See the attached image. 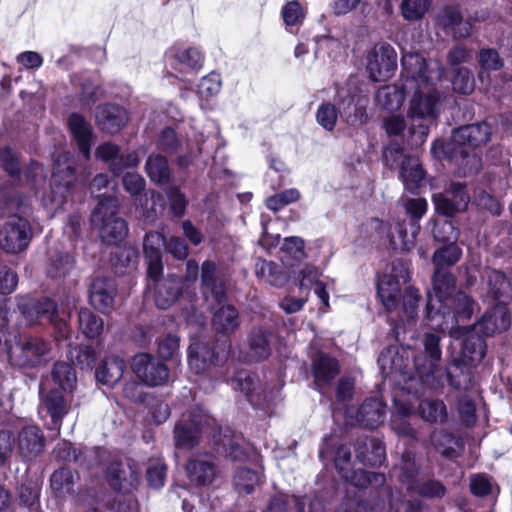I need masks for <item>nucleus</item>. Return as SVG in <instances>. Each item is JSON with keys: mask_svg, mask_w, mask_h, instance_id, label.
Returning a JSON list of instances; mask_svg holds the SVG:
<instances>
[{"mask_svg": "<svg viewBox=\"0 0 512 512\" xmlns=\"http://www.w3.org/2000/svg\"><path fill=\"white\" fill-rule=\"evenodd\" d=\"M283 21L287 27H296L303 23L305 18V9L296 1L288 2L281 11Z\"/></svg>", "mask_w": 512, "mask_h": 512, "instance_id": "nucleus-59", "label": "nucleus"}, {"mask_svg": "<svg viewBox=\"0 0 512 512\" xmlns=\"http://www.w3.org/2000/svg\"><path fill=\"white\" fill-rule=\"evenodd\" d=\"M431 6V0H402L401 15L407 21H417L424 17Z\"/></svg>", "mask_w": 512, "mask_h": 512, "instance_id": "nucleus-56", "label": "nucleus"}, {"mask_svg": "<svg viewBox=\"0 0 512 512\" xmlns=\"http://www.w3.org/2000/svg\"><path fill=\"white\" fill-rule=\"evenodd\" d=\"M418 414L429 423H444L448 418L447 406L441 399L425 398L420 401Z\"/></svg>", "mask_w": 512, "mask_h": 512, "instance_id": "nucleus-40", "label": "nucleus"}, {"mask_svg": "<svg viewBox=\"0 0 512 512\" xmlns=\"http://www.w3.org/2000/svg\"><path fill=\"white\" fill-rule=\"evenodd\" d=\"M52 377L54 382L64 391H72L77 383L74 369L65 362H57L54 364Z\"/></svg>", "mask_w": 512, "mask_h": 512, "instance_id": "nucleus-52", "label": "nucleus"}, {"mask_svg": "<svg viewBox=\"0 0 512 512\" xmlns=\"http://www.w3.org/2000/svg\"><path fill=\"white\" fill-rule=\"evenodd\" d=\"M410 279L409 269L403 262H394L378 279L377 293L388 312H396L403 324L411 323L417 315L420 299L419 293L412 287H407L402 293V287Z\"/></svg>", "mask_w": 512, "mask_h": 512, "instance_id": "nucleus-2", "label": "nucleus"}, {"mask_svg": "<svg viewBox=\"0 0 512 512\" xmlns=\"http://www.w3.org/2000/svg\"><path fill=\"white\" fill-rule=\"evenodd\" d=\"M383 158L390 168L400 164L399 177L407 190L414 191L424 179V171L419 159L414 156H405L400 147H387L383 152Z\"/></svg>", "mask_w": 512, "mask_h": 512, "instance_id": "nucleus-10", "label": "nucleus"}, {"mask_svg": "<svg viewBox=\"0 0 512 512\" xmlns=\"http://www.w3.org/2000/svg\"><path fill=\"white\" fill-rule=\"evenodd\" d=\"M462 255L460 247L456 243H450L439 249L433 254V264L435 269H446V267L456 264Z\"/></svg>", "mask_w": 512, "mask_h": 512, "instance_id": "nucleus-51", "label": "nucleus"}, {"mask_svg": "<svg viewBox=\"0 0 512 512\" xmlns=\"http://www.w3.org/2000/svg\"><path fill=\"white\" fill-rule=\"evenodd\" d=\"M215 272V263L205 261L202 264V292L205 300L211 302V306L213 303L220 304L225 296L224 284L216 278Z\"/></svg>", "mask_w": 512, "mask_h": 512, "instance_id": "nucleus-29", "label": "nucleus"}, {"mask_svg": "<svg viewBox=\"0 0 512 512\" xmlns=\"http://www.w3.org/2000/svg\"><path fill=\"white\" fill-rule=\"evenodd\" d=\"M212 325L218 333H233L239 327L238 311L230 305L222 306L214 313Z\"/></svg>", "mask_w": 512, "mask_h": 512, "instance_id": "nucleus-42", "label": "nucleus"}, {"mask_svg": "<svg viewBox=\"0 0 512 512\" xmlns=\"http://www.w3.org/2000/svg\"><path fill=\"white\" fill-rule=\"evenodd\" d=\"M18 309L28 324L40 323L46 320L52 323L64 339L70 337V331L66 322L59 318L55 303L49 299L35 300L28 297L20 298Z\"/></svg>", "mask_w": 512, "mask_h": 512, "instance_id": "nucleus-9", "label": "nucleus"}, {"mask_svg": "<svg viewBox=\"0 0 512 512\" xmlns=\"http://www.w3.org/2000/svg\"><path fill=\"white\" fill-rule=\"evenodd\" d=\"M476 307L475 301L467 295L465 292H457L448 302V305H444L441 309V316L438 317L440 321H443L442 316L445 315L449 321L450 328L441 330L442 332H448L452 337H458L461 331L465 327L455 326L460 320H467L471 317Z\"/></svg>", "mask_w": 512, "mask_h": 512, "instance_id": "nucleus-14", "label": "nucleus"}, {"mask_svg": "<svg viewBox=\"0 0 512 512\" xmlns=\"http://www.w3.org/2000/svg\"><path fill=\"white\" fill-rule=\"evenodd\" d=\"M75 474L69 468L55 471L50 478V486L58 496H64L72 491Z\"/></svg>", "mask_w": 512, "mask_h": 512, "instance_id": "nucleus-53", "label": "nucleus"}, {"mask_svg": "<svg viewBox=\"0 0 512 512\" xmlns=\"http://www.w3.org/2000/svg\"><path fill=\"white\" fill-rule=\"evenodd\" d=\"M74 257L67 252L55 251L48 260L47 275L51 278L66 276L74 268Z\"/></svg>", "mask_w": 512, "mask_h": 512, "instance_id": "nucleus-45", "label": "nucleus"}, {"mask_svg": "<svg viewBox=\"0 0 512 512\" xmlns=\"http://www.w3.org/2000/svg\"><path fill=\"white\" fill-rule=\"evenodd\" d=\"M479 65V78L482 80L484 72L499 70L503 66V61L495 49L484 48L479 52Z\"/></svg>", "mask_w": 512, "mask_h": 512, "instance_id": "nucleus-58", "label": "nucleus"}, {"mask_svg": "<svg viewBox=\"0 0 512 512\" xmlns=\"http://www.w3.org/2000/svg\"><path fill=\"white\" fill-rule=\"evenodd\" d=\"M412 413L410 406L402 403H396V414L392 419V428L399 435L414 438L415 429L406 421V417Z\"/></svg>", "mask_w": 512, "mask_h": 512, "instance_id": "nucleus-54", "label": "nucleus"}, {"mask_svg": "<svg viewBox=\"0 0 512 512\" xmlns=\"http://www.w3.org/2000/svg\"><path fill=\"white\" fill-rule=\"evenodd\" d=\"M69 356L82 369L91 368L96 360V354L90 346H75L70 349Z\"/></svg>", "mask_w": 512, "mask_h": 512, "instance_id": "nucleus-62", "label": "nucleus"}, {"mask_svg": "<svg viewBox=\"0 0 512 512\" xmlns=\"http://www.w3.org/2000/svg\"><path fill=\"white\" fill-rule=\"evenodd\" d=\"M339 115L337 101L335 103L324 102L319 105L316 112L317 122L327 131H332Z\"/></svg>", "mask_w": 512, "mask_h": 512, "instance_id": "nucleus-57", "label": "nucleus"}, {"mask_svg": "<svg viewBox=\"0 0 512 512\" xmlns=\"http://www.w3.org/2000/svg\"><path fill=\"white\" fill-rule=\"evenodd\" d=\"M356 456L365 465L379 466L385 460V447L377 439L366 438L358 443Z\"/></svg>", "mask_w": 512, "mask_h": 512, "instance_id": "nucleus-34", "label": "nucleus"}, {"mask_svg": "<svg viewBox=\"0 0 512 512\" xmlns=\"http://www.w3.org/2000/svg\"><path fill=\"white\" fill-rule=\"evenodd\" d=\"M116 294L117 286L113 279L97 277L90 285V303L101 312H107L113 308Z\"/></svg>", "mask_w": 512, "mask_h": 512, "instance_id": "nucleus-23", "label": "nucleus"}, {"mask_svg": "<svg viewBox=\"0 0 512 512\" xmlns=\"http://www.w3.org/2000/svg\"><path fill=\"white\" fill-rule=\"evenodd\" d=\"M201 52L193 47L179 49L173 56L172 66L181 73L195 72L202 67Z\"/></svg>", "mask_w": 512, "mask_h": 512, "instance_id": "nucleus-41", "label": "nucleus"}, {"mask_svg": "<svg viewBox=\"0 0 512 512\" xmlns=\"http://www.w3.org/2000/svg\"><path fill=\"white\" fill-rule=\"evenodd\" d=\"M490 135L491 128L486 122L462 126L453 131L451 142L447 145V153L459 166L463 175L480 170L481 159L473 148L486 144Z\"/></svg>", "mask_w": 512, "mask_h": 512, "instance_id": "nucleus-4", "label": "nucleus"}, {"mask_svg": "<svg viewBox=\"0 0 512 512\" xmlns=\"http://www.w3.org/2000/svg\"><path fill=\"white\" fill-rule=\"evenodd\" d=\"M30 206L16 196L0 191V216L7 219L0 227V247L8 253L24 251L32 238V228L26 218Z\"/></svg>", "mask_w": 512, "mask_h": 512, "instance_id": "nucleus-3", "label": "nucleus"}, {"mask_svg": "<svg viewBox=\"0 0 512 512\" xmlns=\"http://www.w3.org/2000/svg\"><path fill=\"white\" fill-rule=\"evenodd\" d=\"M97 159L109 164L110 170L115 174H120L124 169L136 167L140 159L136 152H127L120 154L117 145L110 142L101 144L95 151Z\"/></svg>", "mask_w": 512, "mask_h": 512, "instance_id": "nucleus-21", "label": "nucleus"}, {"mask_svg": "<svg viewBox=\"0 0 512 512\" xmlns=\"http://www.w3.org/2000/svg\"><path fill=\"white\" fill-rule=\"evenodd\" d=\"M304 240L297 236L286 237L280 248L282 263L293 266V262H300L306 258Z\"/></svg>", "mask_w": 512, "mask_h": 512, "instance_id": "nucleus-44", "label": "nucleus"}, {"mask_svg": "<svg viewBox=\"0 0 512 512\" xmlns=\"http://www.w3.org/2000/svg\"><path fill=\"white\" fill-rule=\"evenodd\" d=\"M374 228L378 231L381 238L387 239L388 243L394 249L409 251L415 245L416 235L419 226L412 222L411 232L408 233L404 222H395L394 224L385 223L379 220L373 222Z\"/></svg>", "mask_w": 512, "mask_h": 512, "instance_id": "nucleus-16", "label": "nucleus"}, {"mask_svg": "<svg viewBox=\"0 0 512 512\" xmlns=\"http://www.w3.org/2000/svg\"><path fill=\"white\" fill-rule=\"evenodd\" d=\"M400 481L407 486V489L426 497H440L444 495L445 489L438 481L422 482L418 478L414 462L403 459Z\"/></svg>", "mask_w": 512, "mask_h": 512, "instance_id": "nucleus-19", "label": "nucleus"}, {"mask_svg": "<svg viewBox=\"0 0 512 512\" xmlns=\"http://www.w3.org/2000/svg\"><path fill=\"white\" fill-rule=\"evenodd\" d=\"M131 367L136 376L149 386L164 384L169 376L166 365L147 353L135 355Z\"/></svg>", "mask_w": 512, "mask_h": 512, "instance_id": "nucleus-15", "label": "nucleus"}, {"mask_svg": "<svg viewBox=\"0 0 512 512\" xmlns=\"http://www.w3.org/2000/svg\"><path fill=\"white\" fill-rule=\"evenodd\" d=\"M78 321L82 333L87 338L94 339L103 331V320L87 308L79 311Z\"/></svg>", "mask_w": 512, "mask_h": 512, "instance_id": "nucleus-50", "label": "nucleus"}, {"mask_svg": "<svg viewBox=\"0 0 512 512\" xmlns=\"http://www.w3.org/2000/svg\"><path fill=\"white\" fill-rule=\"evenodd\" d=\"M403 89L411 94L407 121L412 147L421 146L429 132V124L435 120L439 112L440 94L434 88L443 74L439 62H426L417 53H406L402 56Z\"/></svg>", "mask_w": 512, "mask_h": 512, "instance_id": "nucleus-1", "label": "nucleus"}, {"mask_svg": "<svg viewBox=\"0 0 512 512\" xmlns=\"http://www.w3.org/2000/svg\"><path fill=\"white\" fill-rule=\"evenodd\" d=\"M255 274L259 279L275 287L284 286L290 277L289 274L276 263L264 259H258L256 261Z\"/></svg>", "mask_w": 512, "mask_h": 512, "instance_id": "nucleus-37", "label": "nucleus"}, {"mask_svg": "<svg viewBox=\"0 0 512 512\" xmlns=\"http://www.w3.org/2000/svg\"><path fill=\"white\" fill-rule=\"evenodd\" d=\"M76 162L70 152L61 153L54 162L51 189L54 201L62 204L75 181Z\"/></svg>", "mask_w": 512, "mask_h": 512, "instance_id": "nucleus-13", "label": "nucleus"}, {"mask_svg": "<svg viewBox=\"0 0 512 512\" xmlns=\"http://www.w3.org/2000/svg\"><path fill=\"white\" fill-rule=\"evenodd\" d=\"M214 424V419L198 408L183 414L174 428L175 446L192 449L198 445L200 437Z\"/></svg>", "mask_w": 512, "mask_h": 512, "instance_id": "nucleus-8", "label": "nucleus"}, {"mask_svg": "<svg viewBox=\"0 0 512 512\" xmlns=\"http://www.w3.org/2000/svg\"><path fill=\"white\" fill-rule=\"evenodd\" d=\"M216 474V465L209 454L195 455L186 464V475L192 486H208L213 482Z\"/></svg>", "mask_w": 512, "mask_h": 512, "instance_id": "nucleus-20", "label": "nucleus"}, {"mask_svg": "<svg viewBox=\"0 0 512 512\" xmlns=\"http://www.w3.org/2000/svg\"><path fill=\"white\" fill-rule=\"evenodd\" d=\"M383 418L384 406L377 399L366 400L357 412V422L369 429L378 427Z\"/></svg>", "mask_w": 512, "mask_h": 512, "instance_id": "nucleus-38", "label": "nucleus"}, {"mask_svg": "<svg viewBox=\"0 0 512 512\" xmlns=\"http://www.w3.org/2000/svg\"><path fill=\"white\" fill-rule=\"evenodd\" d=\"M69 128L73 138L76 140L78 148L84 158L90 157L91 147V126L90 124L80 115L73 114L69 117Z\"/></svg>", "mask_w": 512, "mask_h": 512, "instance_id": "nucleus-35", "label": "nucleus"}, {"mask_svg": "<svg viewBox=\"0 0 512 512\" xmlns=\"http://www.w3.org/2000/svg\"><path fill=\"white\" fill-rule=\"evenodd\" d=\"M433 292L428 294L426 305V319L428 325L434 330H446L450 328L449 321H443L438 317L441 316V309L444 305H448L450 299L457 293L455 292V278L447 269H435L432 278Z\"/></svg>", "mask_w": 512, "mask_h": 512, "instance_id": "nucleus-5", "label": "nucleus"}, {"mask_svg": "<svg viewBox=\"0 0 512 512\" xmlns=\"http://www.w3.org/2000/svg\"><path fill=\"white\" fill-rule=\"evenodd\" d=\"M68 411L69 403L60 391L54 389L47 393H41L39 413L46 412L57 429H59L60 423Z\"/></svg>", "mask_w": 512, "mask_h": 512, "instance_id": "nucleus-28", "label": "nucleus"}, {"mask_svg": "<svg viewBox=\"0 0 512 512\" xmlns=\"http://www.w3.org/2000/svg\"><path fill=\"white\" fill-rule=\"evenodd\" d=\"M464 336V342L461 349L463 363L475 365L482 361L486 354V344L482 337L475 332L464 328L457 338Z\"/></svg>", "mask_w": 512, "mask_h": 512, "instance_id": "nucleus-30", "label": "nucleus"}, {"mask_svg": "<svg viewBox=\"0 0 512 512\" xmlns=\"http://www.w3.org/2000/svg\"><path fill=\"white\" fill-rule=\"evenodd\" d=\"M510 284L505 275L496 270H490L486 273L485 282V300L497 301L506 305L509 298Z\"/></svg>", "mask_w": 512, "mask_h": 512, "instance_id": "nucleus-32", "label": "nucleus"}, {"mask_svg": "<svg viewBox=\"0 0 512 512\" xmlns=\"http://www.w3.org/2000/svg\"><path fill=\"white\" fill-rule=\"evenodd\" d=\"M397 67V53L386 43L375 45L367 55L366 69L373 81L388 79Z\"/></svg>", "mask_w": 512, "mask_h": 512, "instance_id": "nucleus-12", "label": "nucleus"}, {"mask_svg": "<svg viewBox=\"0 0 512 512\" xmlns=\"http://www.w3.org/2000/svg\"><path fill=\"white\" fill-rule=\"evenodd\" d=\"M407 91L403 89V83L398 85H386L378 89L375 95L376 104L386 110H398L403 101Z\"/></svg>", "mask_w": 512, "mask_h": 512, "instance_id": "nucleus-39", "label": "nucleus"}, {"mask_svg": "<svg viewBox=\"0 0 512 512\" xmlns=\"http://www.w3.org/2000/svg\"><path fill=\"white\" fill-rule=\"evenodd\" d=\"M214 360V352L205 344H195L189 347L188 363L195 373L204 372Z\"/></svg>", "mask_w": 512, "mask_h": 512, "instance_id": "nucleus-46", "label": "nucleus"}, {"mask_svg": "<svg viewBox=\"0 0 512 512\" xmlns=\"http://www.w3.org/2000/svg\"><path fill=\"white\" fill-rule=\"evenodd\" d=\"M433 202L438 213L444 216H453L466 210L469 203L464 186L460 183H451L445 193L433 195Z\"/></svg>", "mask_w": 512, "mask_h": 512, "instance_id": "nucleus-17", "label": "nucleus"}, {"mask_svg": "<svg viewBox=\"0 0 512 512\" xmlns=\"http://www.w3.org/2000/svg\"><path fill=\"white\" fill-rule=\"evenodd\" d=\"M155 303L160 309H167L176 302L180 294L183 292V280L174 275L161 279L154 285Z\"/></svg>", "mask_w": 512, "mask_h": 512, "instance_id": "nucleus-27", "label": "nucleus"}, {"mask_svg": "<svg viewBox=\"0 0 512 512\" xmlns=\"http://www.w3.org/2000/svg\"><path fill=\"white\" fill-rule=\"evenodd\" d=\"M12 365L20 368H37L51 359V345L39 337H30L11 345L8 349Z\"/></svg>", "mask_w": 512, "mask_h": 512, "instance_id": "nucleus-7", "label": "nucleus"}, {"mask_svg": "<svg viewBox=\"0 0 512 512\" xmlns=\"http://www.w3.org/2000/svg\"><path fill=\"white\" fill-rule=\"evenodd\" d=\"M452 86L455 92L460 94H470L475 87V79L467 68H458L452 80Z\"/></svg>", "mask_w": 512, "mask_h": 512, "instance_id": "nucleus-60", "label": "nucleus"}, {"mask_svg": "<svg viewBox=\"0 0 512 512\" xmlns=\"http://www.w3.org/2000/svg\"><path fill=\"white\" fill-rule=\"evenodd\" d=\"M96 120L102 130L113 134L125 126L128 115L126 110L119 105L104 104L97 107Z\"/></svg>", "mask_w": 512, "mask_h": 512, "instance_id": "nucleus-25", "label": "nucleus"}, {"mask_svg": "<svg viewBox=\"0 0 512 512\" xmlns=\"http://www.w3.org/2000/svg\"><path fill=\"white\" fill-rule=\"evenodd\" d=\"M433 235L435 240L443 243H456L459 231L455 228L453 223L449 220L436 223L433 228Z\"/></svg>", "mask_w": 512, "mask_h": 512, "instance_id": "nucleus-63", "label": "nucleus"}, {"mask_svg": "<svg viewBox=\"0 0 512 512\" xmlns=\"http://www.w3.org/2000/svg\"><path fill=\"white\" fill-rule=\"evenodd\" d=\"M337 101L339 115L349 125L361 124L366 119L367 98L355 97L349 90L344 88L337 89Z\"/></svg>", "mask_w": 512, "mask_h": 512, "instance_id": "nucleus-18", "label": "nucleus"}, {"mask_svg": "<svg viewBox=\"0 0 512 512\" xmlns=\"http://www.w3.org/2000/svg\"><path fill=\"white\" fill-rule=\"evenodd\" d=\"M46 439L36 425L23 427L18 433V449L25 460L36 459L45 449Z\"/></svg>", "mask_w": 512, "mask_h": 512, "instance_id": "nucleus-24", "label": "nucleus"}, {"mask_svg": "<svg viewBox=\"0 0 512 512\" xmlns=\"http://www.w3.org/2000/svg\"><path fill=\"white\" fill-rule=\"evenodd\" d=\"M118 201L114 197L102 199L91 215V225L103 242L116 244L122 241L128 227L124 219L117 216Z\"/></svg>", "mask_w": 512, "mask_h": 512, "instance_id": "nucleus-6", "label": "nucleus"}, {"mask_svg": "<svg viewBox=\"0 0 512 512\" xmlns=\"http://www.w3.org/2000/svg\"><path fill=\"white\" fill-rule=\"evenodd\" d=\"M219 448L229 458L233 460H243L247 453L245 441L241 435H224L219 439Z\"/></svg>", "mask_w": 512, "mask_h": 512, "instance_id": "nucleus-48", "label": "nucleus"}, {"mask_svg": "<svg viewBox=\"0 0 512 512\" xmlns=\"http://www.w3.org/2000/svg\"><path fill=\"white\" fill-rule=\"evenodd\" d=\"M510 326V316L504 303L495 306L483 314L475 324L474 329L486 336L506 331Z\"/></svg>", "mask_w": 512, "mask_h": 512, "instance_id": "nucleus-22", "label": "nucleus"}, {"mask_svg": "<svg viewBox=\"0 0 512 512\" xmlns=\"http://www.w3.org/2000/svg\"><path fill=\"white\" fill-rule=\"evenodd\" d=\"M239 389L246 395L248 401L255 407L264 408L268 405L273 394L267 391L259 379L249 374H239L237 377Z\"/></svg>", "mask_w": 512, "mask_h": 512, "instance_id": "nucleus-26", "label": "nucleus"}, {"mask_svg": "<svg viewBox=\"0 0 512 512\" xmlns=\"http://www.w3.org/2000/svg\"><path fill=\"white\" fill-rule=\"evenodd\" d=\"M439 340V336L435 334H426L424 338V351L428 359H426L425 363H420V358L415 360L416 370L421 381L431 387L439 386L443 376V372L438 364L441 358Z\"/></svg>", "mask_w": 512, "mask_h": 512, "instance_id": "nucleus-11", "label": "nucleus"}, {"mask_svg": "<svg viewBox=\"0 0 512 512\" xmlns=\"http://www.w3.org/2000/svg\"><path fill=\"white\" fill-rule=\"evenodd\" d=\"M43 480L39 476L26 477L19 487V499L30 509H37Z\"/></svg>", "mask_w": 512, "mask_h": 512, "instance_id": "nucleus-43", "label": "nucleus"}, {"mask_svg": "<svg viewBox=\"0 0 512 512\" xmlns=\"http://www.w3.org/2000/svg\"><path fill=\"white\" fill-rule=\"evenodd\" d=\"M126 364L118 356H109L102 360L95 371V377L98 382L113 386L123 376Z\"/></svg>", "mask_w": 512, "mask_h": 512, "instance_id": "nucleus-33", "label": "nucleus"}, {"mask_svg": "<svg viewBox=\"0 0 512 512\" xmlns=\"http://www.w3.org/2000/svg\"><path fill=\"white\" fill-rule=\"evenodd\" d=\"M221 90V78L217 73H210L203 77L198 84V93L201 97L209 98L217 95Z\"/></svg>", "mask_w": 512, "mask_h": 512, "instance_id": "nucleus-64", "label": "nucleus"}, {"mask_svg": "<svg viewBox=\"0 0 512 512\" xmlns=\"http://www.w3.org/2000/svg\"><path fill=\"white\" fill-rule=\"evenodd\" d=\"M339 374L338 362L330 356L319 353L313 361V375L318 387L329 384Z\"/></svg>", "mask_w": 512, "mask_h": 512, "instance_id": "nucleus-36", "label": "nucleus"}, {"mask_svg": "<svg viewBox=\"0 0 512 512\" xmlns=\"http://www.w3.org/2000/svg\"><path fill=\"white\" fill-rule=\"evenodd\" d=\"M271 337L270 331L256 327L251 330L248 335V356L253 361H262L271 353Z\"/></svg>", "mask_w": 512, "mask_h": 512, "instance_id": "nucleus-31", "label": "nucleus"}, {"mask_svg": "<svg viewBox=\"0 0 512 512\" xmlns=\"http://www.w3.org/2000/svg\"><path fill=\"white\" fill-rule=\"evenodd\" d=\"M54 453L56 454L57 457L64 461H75L78 462L79 465L86 466L87 468H89L92 466V464H86V459L88 457L90 458L91 456L98 454L99 450H86L84 452V457H82L81 453H76L71 443L62 442L55 447Z\"/></svg>", "mask_w": 512, "mask_h": 512, "instance_id": "nucleus-55", "label": "nucleus"}, {"mask_svg": "<svg viewBox=\"0 0 512 512\" xmlns=\"http://www.w3.org/2000/svg\"><path fill=\"white\" fill-rule=\"evenodd\" d=\"M261 473L258 470L239 468L234 475V486L239 493H251L261 482Z\"/></svg>", "mask_w": 512, "mask_h": 512, "instance_id": "nucleus-49", "label": "nucleus"}, {"mask_svg": "<svg viewBox=\"0 0 512 512\" xmlns=\"http://www.w3.org/2000/svg\"><path fill=\"white\" fill-rule=\"evenodd\" d=\"M299 198L300 192L295 188H291L268 197L266 199V206L272 211H278L284 206L296 202Z\"/></svg>", "mask_w": 512, "mask_h": 512, "instance_id": "nucleus-61", "label": "nucleus"}, {"mask_svg": "<svg viewBox=\"0 0 512 512\" xmlns=\"http://www.w3.org/2000/svg\"><path fill=\"white\" fill-rule=\"evenodd\" d=\"M145 170L151 181L165 183L170 178L167 159L160 154H151L145 163Z\"/></svg>", "mask_w": 512, "mask_h": 512, "instance_id": "nucleus-47", "label": "nucleus"}]
</instances>
